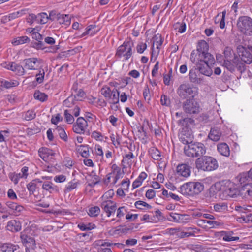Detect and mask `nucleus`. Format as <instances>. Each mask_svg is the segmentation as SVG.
Wrapping results in <instances>:
<instances>
[{"label":"nucleus","mask_w":252,"mask_h":252,"mask_svg":"<svg viewBox=\"0 0 252 252\" xmlns=\"http://www.w3.org/2000/svg\"><path fill=\"white\" fill-rule=\"evenodd\" d=\"M209 45L205 40L200 41L196 50H193L190 54V61L194 64L200 73L207 76L213 74L212 66L215 60L213 56L208 52Z\"/></svg>","instance_id":"1"},{"label":"nucleus","mask_w":252,"mask_h":252,"mask_svg":"<svg viewBox=\"0 0 252 252\" xmlns=\"http://www.w3.org/2000/svg\"><path fill=\"white\" fill-rule=\"evenodd\" d=\"M217 186L225 197H236L241 192L237 186L229 180L222 181L217 183Z\"/></svg>","instance_id":"2"},{"label":"nucleus","mask_w":252,"mask_h":252,"mask_svg":"<svg viewBox=\"0 0 252 252\" xmlns=\"http://www.w3.org/2000/svg\"><path fill=\"white\" fill-rule=\"evenodd\" d=\"M206 149L204 145L200 142L190 143L185 146L184 152L189 157H199L203 156L206 153Z\"/></svg>","instance_id":"3"},{"label":"nucleus","mask_w":252,"mask_h":252,"mask_svg":"<svg viewBox=\"0 0 252 252\" xmlns=\"http://www.w3.org/2000/svg\"><path fill=\"white\" fill-rule=\"evenodd\" d=\"M204 189V185L198 182H189L180 187L181 193L186 196L197 195Z\"/></svg>","instance_id":"4"},{"label":"nucleus","mask_w":252,"mask_h":252,"mask_svg":"<svg viewBox=\"0 0 252 252\" xmlns=\"http://www.w3.org/2000/svg\"><path fill=\"white\" fill-rule=\"evenodd\" d=\"M177 93L182 99H192L198 94V89L189 84H182L178 87Z\"/></svg>","instance_id":"5"},{"label":"nucleus","mask_w":252,"mask_h":252,"mask_svg":"<svg viewBox=\"0 0 252 252\" xmlns=\"http://www.w3.org/2000/svg\"><path fill=\"white\" fill-rule=\"evenodd\" d=\"M133 43L129 39L125 41L123 44L118 47L115 54L116 57L119 58H123L126 61L128 60L132 56Z\"/></svg>","instance_id":"6"},{"label":"nucleus","mask_w":252,"mask_h":252,"mask_svg":"<svg viewBox=\"0 0 252 252\" xmlns=\"http://www.w3.org/2000/svg\"><path fill=\"white\" fill-rule=\"evenodd\" d=\"M237 26L240 31L247 35H252V19L247 16L238 18Z\"/></svg>","instance_id":"7"},{"label":"nucleus","mask_w":252,"mask_h":252,"mask_svg":"<svg viewBox=\"0 0 252 252\" xmlns=\"http://www.w3.org/2000/svg\"><path fill=\"white\" fill-rule=\"evenodd\" d=\"M31 230L25 229L20 233V239L22 243L27 248L34 249L35 241L31 233Z\"/></svg>","instance_id":"8"},{"label":"nucleus","mask_w":252,"mask_h":252,"mask_svg":"<svg viewBox=\"0 0 252 252\" xmlns=\"http://www.w3.org/2000/svg\"><path fill=\"white\" fill-rule=\"evenodd\" d=\"M183 109L185 113L193 114L200 112V107L198 102L192 99H186L183 103Z\"/></svg>","instance_id":"9"},{"label":"nucleus","mask_w":252,"mask_h":252,"mask_svg":"<svg viewBox=\"0 0 252 252\" xmlns=\"http://www.w3.org/2000/svg\"><path fill=\"white\" fill-rule=\"evenodd\" d=\"M100 207L108 217L114 215L117 209L116 203L111 200H107L101 203Z\"/></svg>","instance_id":"10"},{"label":"nucleus","mask_w":252,"mask_h":252,"mask_svg":"<svg viewBox=\"0 0 252 252\" xmlns=\"http://www.w3.org/2000/svg\"><path fill=\"white\" fill-rule=\"evenodd\" d=\"M88 126V122L83 117L77 118L76 123L73 125V130L78 134H83Z\"/></svg>","instance_id":"11"},{"label":"nucleus","mask_w":252,"mask_h":252,"mask_svg":"<svg viewBox=\"0 0 252 252\" xmlns=\"http://www.w3.org/2000/svg\"><path fill=\"white\" fill-rule=\"evenodd\" d=\"M177 174L185 178H187L190 175L191 167L186 163L179 164L176 167Z\"/></svg>","instance_id":"12"},{"label":"nucleus","mask_w":252,"mask_h":252,"mask_svg":"<svg viewBox=\"0 0 252 252\" xmlns=\"http://www.w3.org/2000/svg\"><path fill=\"white\" fill-rule=\"evenodd\" d=\"M239 56L241 60L247 64H250L252 62V55L250 51L243 46L239 47Z\"/></svg>","instance_id":"13"},{"label":"nucleus","mask_w":252,"mask_h":252,"mask_svg":"<svg viewBox=\"0 0 252 252\" xmlns=\"http://www.w3.org/2000/svg\"><path fill=\"white\" fill-rule=\"evenodd\" d=\"M189 216L186 214H180L176 213L170 214L168 220L170 221L178 223H186L188 221Z\"/></svg>","instance_id":"14"},{"label":"nucleus","mask_w":252,"mask_h":252,"mask_svg":"<svg viewBox=\"0 0 252 252\" xmlns=\"http://www.w3.org/2000/svg\"><path fill=\"white\" fill-rule=\"evenodd\" d=\"M153 43L152 46V54L155 53L158 54L160 47L163 43V39L161 35L159 34H156L153 38Z\"/></svg>","instance_id":"15"},{"label":"nucleus","mask_w":252,"mask_h":252,"mask_svg":"<svg viewBox=\"0 0 252 252\" xmlns=\"http://www.w3.org/2000/svg\"><path fill=\"white\" fill-rule=\"evenodd\" d=\"M198 69L194 67L189 70V77L190 81L194 84H200L203 82V78L198 76Z\"/></svg>","instance_id":"16"},{"label":"nucleus","mask_w":252,"mask_h":252,"mask_svg":"<svg viewBox=\"0 0 252 252\" xmlns=\"http://www.w3.org/2000/svg\"><path fill=\"white\" fill-rule=\"evenodd\" d=\"M99 31V28H97V26L95 24L90 25L86 28V31L80 35H76L75 34L76 37L77 38H81L87 35H89L91 36L96 34Z\"/></svg>","instance_id":"17"},{"label":"nucleus","mask_w":252,"mask_h":252,"mask_svg":"<svg viewBox=\"0 0 252 252\" xmlns=\"http://www.w3.org/2000/svg\"><path fill=\"white\" fill-rule=\"evenodd\" d=\"M6 205L11 210L12 214L15 216L19 215L24 210L23 206L11 201L7 202Z\"/></svg>","instance_id":"18"},{"label":"nucleus","mask_w":252,"mask_h":252,"mask_svg":"<svg viewBox=\"0 0 252 252\" xmlns=\"http://www.w3.org/2000/svg\"><path fill=\"white\" fill-rule=\"evenodd\" d=\"M39 155L40 158L46 161L51 157L52 158L55 154V152L51 149L46 147H41L38 150Z\"/></svg>","instance_id":"19"},{"label":"nucleus","mask_w":252,"mask_h":252,"mask_svg":"<svg viewBox=\"0 0 252 252\" xmlns=\"http://www.w3.org/2000/svg\"><path fill=\"white\" fill-rule=\"evenodd\" d=\"M237 179L241 184L249 183V182L252 181V168L248 172H244L240 173L237 176Z\"/></svg>","instance_id":"20"},{"label":"nucleus","mask_w":252,"mask_h":252,"mask_svg":"<svg viewBox=\"0 0 252 252\" xmlns=\"http://www.w3.org/2000/svg\"><path fill=\"white\" fill-rule=\"evenodd\" d=\"M24 67L29 70H35L37 67V64L40 62L36 58H31L24 60Z\"/></svg>","instance_id":"21"},{"label":"nucleus","mask_w":252,"mask_h":252,"mask_svg":"<svg viewBox=\"0 0 252 252\" xmlns=\"http://www.w3.org/2000/svg\"><path fill=\"white\" fill-rule=\"evenodd\" d=\"M6 228L11 232H18L21 229V224L19 221L11 220L8 222Z\"/></svg>","instance_id":"22"},{"label":"nucleus","mask_w":252,"mask_h":252,"mask_svg":"<svg viewBox=\"0 0 252 252\" xmlns=\"http://www.w3.org/2000/svg\"><path fill=\"white\" fill-rule=\"evenodd\" d=\"M55 18L56 19L58 23L60 24H64L66 26L70 25L71 19L68 15L61 14L59 13L56 15L55 14Z\"/></svg>","instance_id":"23"},{"label":"nucleus","mask_w":252,"mask_h":252,"mask_svg":"<svg viewBox=\"0 0 252 252\" xmlns=\"http://www.w3.org/2000/svg\"><path fill=\"white\" fill-rule=\"evenodd\" d=\"M208 156L198 158L195 161V167L198 170L206 171Z\"/></svg>","instance_id":"24"},{"label":"nucleus","mask_w":252,"mask_h":252,"mask_svg":"<svg viewBox=\"0 0 252 252\" xmlns=\"http://www.w3.org/2000/svg\"><path fill=\"white\" fill-rule=\"evenodd\" d=\"M206 171H210L216 169L218 167V163L216 159L210 156H208Z\"/></svg>","instance_id":"25"},{"label":"nucleus","mask_w":252,"mask_h":252,"mask_svg":"<svg viewBox=\"0 0 252 252\" xmlns=\"http://www.w3.org/2000/svg\"><path fill=\"white\" fill-rule=\"evenodd\" d=\"M217 150L219 153L225 157L230 155V149L228 145L225 143H219L217 145Z\"/></svg>","instance_id":"26"},{"label":"nucleus","mask_w":252,"mask_h":252,"mask_svg":"<svg viewBox=\"0 0 252 252\" xmlns=\"http://www.w3.org/2000/svg\"><path fill=\"white\" fill-rule=\"evenodd\" d=\"M213 209L215 212L225 213L228 211L227 203L224 202L215 203L214 204Z\"/></svg>","instance_id":"27"},{"label":"nucleus","mask_w":252,"mask_h":252,"mask_svg":"<svg viewBox=\"0 0 252 252\" xmlns=\"http://www.w3.org/2000/svg\"><path fill=\"white\" fill-rule=\"evenodd\" d=\"M119 92L116 88H114L112 90L110 97L108 98L109 103L112 104H116L119 102L120 94Z\"/></svg>","instance_id":"28"},{"label":"nucleus","mask_w":252,"mask_h":252,"mask_svg":"<svg viewBox=\"0 0 252 252\" xmlns=\"http://www.w3.org/2000/svg\"><path fill=\"white\" fill-rule=\"evenodd\" d=\"M17 245L11 243H4L0 245V252H14L17 248Z\"/></svg>","instance_id":"29"},{"label":"nucleus","mask_w":252,"mask_h":252,"mask_svg":"<svg viewBox=\"0 0 252 252\" xmlns=\"http://www.w3.org/2000/svg\"><path fill=\"white\" fill-rule=\"evenodd\" d=\"M221 135V133L219 129L213 128L211 129L208 137L212 141H218L220 140Z\"/></svg>","instance_id":"30"},{"label":"nucleus","mask_w":252,"mask_h":252,"mask_svg":"<svg viewBox=\"0 0 252 252\" xmlns=\"http://www.w3.org/2000/svg\"><path fill=\"white\" fill-rule=\"evenodd\" d=\"M42 183L39 179L33 180L32 181L28 183L27 185L28 190L29 191L30 194H33L37 188V184Z\"/></svg>","instance_id":"31"},{"label":"nucleus","mask_w":252,"mask_h":252,"mask_svg":"<svg viewBox=\"0 0 252 252\" xmlns=\"http://www.w3.org/2000/svg\"><path fill=\"white\" fill-rule=\"evenodd\" d=\"M147 177V175L145 172H141L138 178L133 182V188L135 189L141 186L143 181Z\"/></svg>","instance_id":"32"},{"label":"nucleus","mask_w":252,"mask_h":252,"mask_svg":"<svg viewBox=\"0 0 252 252\" xmlns=\"http://www.w3.org/2000/svg\"><path fill=\"white\" fill-rule=\"evenodd\" d=\"M241 192L242 194H244L245 196L247 194L248 196L252 197V183L243 185Z\"/></svg>","instance_id":"33"},{"label":"nucleus","mask_w":252,"mask_h":252,"mask_svg":"<svg viewBox=\"0 0 252 252\" xmlns=\"http://www.w3.org/2000/svg\"><path fill=\"white\" fill-rule=\"evenodd\" d=\"M30 41L29 38L26 36H19L14 38L12 41V44L14 46H17L29 42Z\"/></svg>","instance_id":"34"},{"label":"nucleus","mask_w":252,"mask_h":252,"mask_svg":"<svg viewBox=\"0 0 252 252\" xmlns=\"http://www.w3.org/2000/svg\"><path fill=\"white\" fill-rule=\"evenodd\" d=\"M149 154L154 160H159L161 158L160 151L156 147H153L149 149Z\"/></svg>","instance_id":"35"},{"label":"nucleus","mask_w":252,"mask_h":252,"mask_svg":"<svg viewBox=\"0 0 252 252\" xmlns=\"http://www.w3.org/2000/svg\"><path fill=\"white\" fill-rule=\"evenodd\" d=\"M78 152L84 158H88L89 156V148L88 145H80L77 147Z\"/></svg>","instance_id":"36"},{"label":"nucleus","mask_w":252,"mask_h":252,"mask_svg":"<svg viewBox=\"0 0 252 252\" xmlns=\"http://www.w3.org/2000/svg\"><path fill=\"white\" fill-rule=\"evenodd\" d=\"M56 186L52 182L48 181L44 182L42 185V189L50 193L55 192L56 190Z\"/></svg>","instance_id":"37"},{"label":"nucleus","mask_w":252,"mask_h":252,"mask_svg":"<svg viewBox=\"0 0 252 252\" xmlns=\"http://www.w3.org/2000/svg\"><path fill=\"white\" fill-rule=\"evenodd\" d=\"M78 184L79 182L78 180L75 179H73L72 181L68 182L66 185L64 189V192L66 193L71 191L73 189H76Z\"/></svg>","instance_id":"38"},{"label":"nucleus","mask_w":252,"mask_h":252,"mask_svg":"<svg viewBox=\"0 0 252 252\" xmlns=\"http://www.w3.org/2000/svg\"><path fill=\"white\" fill-rule=\"evenodd\" d=\"M55 133L59 134L60 137L64 141H67L68 139L67 135L64 129L60 126H57L56 128L54 130Z\"/></svg>","instance_id":"39"},{"label":"nucleus","mask_w":252,"mask_h":252,"mask_svg":"<svg viewBox=\"0 0 252 252\" xmlns=\"http://www.w3.org/2000/svg\"><path fill=\"white\" fill-rule=\"evenodd\" d=\"M236 60L235 59L233 61H225L224 63V66L230 72H233L236 68Z\"/></svg>","instance_id":"40"},{"label":"nucleus","mask_w":252,"mask_h":252,"mask_svg":"<svg viewBox=\"0 0 252 252\" xmlns=\"http://www.w3.org/2000/svg\"><path fill=\"white\" fill-rule=\"evenodd\" d=\"M33 96L35 99L41 102H44L46 101L48 98V95L46 94L39 91H35Z\"/></svg>","instance_id":"41"},{"label":"nucleus","mask_w":252,"mask_h":252,"mask_svg":"<svg viewBox=\"0 0 252 252\" xmlns=\"http://www.w3.org/2000/svg\"><path fill=\"white\" fill-rule=\"evenodd\" d=\"M78 227L82 231L91 230L96 227L94 224L91 223H88L87 224H84L83 223H80L78 224Z\"/></svg>","instance_id":"42"},{"label":"nucleus","mask_w":252,"mask_h":252,"mask_svg":"<svg viewBox=\"0 0 252 252\" xmlns=\"http://www.w3.org/2000/svg\"><path fill=\"white\" fill-rule=\"evenodd\" d=\"M137 132L138 133L137 134V135L138 136L139 140L142 142H145L147 138V135L143 126L140 127L138 128Z\"/></svg>","instance_id":"43"},{"label":"nucleus","mask_w":252,"mask_h":252,"mask_svg":"<svg viewBox=\"0 0 252 252\" xmlns=\"http://www.w3.org/2000/svg\"><path fill=\"white\" fill-rule=\"evenodd\" d=\"M2 86L6 88H10L16 87L19 85L18 81L14 80L9 81L4 80L1 82Z\"/></svg>","instance_id":"44"},{"label":"nucleus","mask_w":252,"mask_h":252,"mask_svg":"<svg viewBox=\"0 0 252 252\" xmlns=\"http://www.w3.org/2000/svg\"><path fill=\"white\" fill-rule=\"evenodd\" d=\"M37 23L44 24L48 20V16L46 13H41L37 15Z\"/></svg>","instance_id":"45"},{"label":"nucleus","mask_w":252,"mask_h":252,"mask_svg":"<svg viewBox=\"0 0 252 252\" xmlns=\"http://www.w3.org/2000/svg\"><path fill=\"white\" fill-rule=\"evenodd\" d=\"M174 29L181 33L184 32L186 30V25L184 22H177L174 25Z\"/></svg>","instance_id":"46"},{"label":"nucleus","mask_w":252,"mask_h":252,"mask_svg":"<svg viewBox=\"0 0 252 252\" xmlns=\"http://www.w3.org/2000/svg\"><path fill=\"white\" fill-rule=\"evenodd\" d=\"M100 212V210L98 206H94L89 209L88 215L93 217L97 216Z\"/></svg>","instance_id":"47"},{"label":"nucleus","mask_w":252,"mask_h":252,"mask_svg":"<svg viewBox=\"0 0 252 252\" xmlns=\"http://www.w3.org/2000/svg\"><path fill=\"white\" fill-rule=\"evenodd\" d=\"M134 205L135 207L138 209H143V207H146L147 209H151L152 208L151 206L146 202L139 200L135 202Z\"/></svg>","instance_id":"48"},{"label":"nucleus","mask_w":252,"mask_h":252,"mask_svg":"<svg viewBox=\"0 0 252 252\" xmlns=\"http://www.w3.org/2000/svg\"><path fill=\"white\" fill-rule=\"evenodd\" d=\"M134 158V155L132 153L129 152L128 154H126L123 158L122 163L130 165L132 163L131 159Z\"/></svg>","instance_id":"49"},{"label":"nucleus","mask_w":252,"mask_h":252,"mask_svg":"<svg viewBox=\"0 0 252 252\" xmlns=\"http://www.w3.org/2000/svg\"><path fill=\"white\" fill-rule=\"evenodd\" d=\"M36 117V113L33 110L27 111L24 115V119L26 121H30L34 119Z\"/></svg>","instance_id":"50"},{"label":"nucleus","mask_w":252,"mask_h":252,"mask_svg":"<svg viewBox=\"0 0 252 252\" xmlns=\"http://www.w3.org/2000/svg\"><path fill=\"white\" fill-rule=\"evenodd\" d=\"M112 90L110 87L107 86H104L102 87L100 90V93L104 97L107 99L110 97V94L112 92Z\"/></svg>","instance_id":"51"},{"label":"nucleus","mask_w":252,"mask_h":252,"mask_svg":"<svg viewBox=\"0 0 252 252\" xmlns=\"http://www.w3.org/2000/svg\"><path fill=\"white\" fill-rule=\"evenodd\" d=\"M65 121L69 124H72L74 122V118L72 115L68 112V110H65L64 112Z\"/></svg>","instance_id":"52"},{"label":"nucleus","mask_w":252,"mask_h":252,"mask_svg":"<svg viewBox=\"0 0 252 252\" xmlns=\"http://www.w3.org/2000/svg\"><path fill=\"white\" fill-rule=\"evenodd\" d=\"M74 97L77 100H81V98H83L85 94L84 92L81 89L77 90V89L74 90Z\"/></svg>","instance_id":"53"},{"label":"nucleus","mask_w":252,"mask_h":252,"mask_svg":"<svg viewBox=\"0 0 252 252\" xmlns=\"http://www.w3.org/2000/svg\"><path fill=\"white\" fill-rule=\"evenodd\" d=\"M236 68L241 73L245 72L246 70V66L245 64L242 62L239 61L238 59L236 60Z\"/></svg>","instance_id":"54"},{"label":"nucleus","mask_w":252,"mask_h":252,"mask_svg":"<svg viewBox=\"0 0 252 252\" xmlns=\"http://www.w3.org/2000/svg\"><path fill=\"white\" fill-rule=\"evenodd\" d=\"M206 223L210 226V228H216L222 224L221 222L213 220H207Z\"/></svg>","instance_id":"55"},{"label":"nucleus","mask_w":252,"mask_h":252,"mask_svg":"<svg viewBox=\"0 0 252 252\" xmlns=\"http://www.w3.org/2000/svg\"><path fill=\"white\" fill-rule=\"evenodd\" d=\"M160 103L162 105L169 106L171 104V101L167 95L163 94L161 96Z\"/></svg>","instance_id":"56"},{"label":"nucleus","mask_w":252,"mask_h":252,"mask_svg":"<svg viewBox=\"0 0 252 252\" xmlns=\"http://www.w3.org/2000/svg\"><path fill=\"white\" fill-rule=\"evenodd\" d=\"M224 235L223 236V240L225 241L230 242L234 241L239 240V238L238 237H233L230 234L224 232Z\"/></svg>","instance_id":"57"},{"label":"nucleus","mask_w":252,"mask_h":252,"mask_svg":"<svg viewBox=\"0 0 252 252\" xmlns=\"http://www.w3.org/2000/svg\"><path fill=\"white\" fill-rule=\"evenodd\" d=\"M147 46L145 43L139 42L136 47V50L138 53L142 54L147 49Z\"/></svg>","instance_id":"58"},{"label":"nucleus","mask_w":252,"mask_h":252,"mask_svg":"<svg viewBox=\"0 0 252 252\" xmlns=\"http://www.w3.org/2000/svg\"><path fill=\"white\" fill-rule=\"evenodd\" d=\"M45 72L43 69H40L39 73L36 75V80L39 83L43 82L44 78Z\"/></svg>","instance_id":"59"},{"label":"nucleus","mask_w":252,"mask_h":252,"mask_svg":"<svg viewBox=\"0 0 252 252\" xmlns=\"http://www.w3.org/2000/svg\"><path fill=\"white\" fill-rule=\"evenodd\" d=\"M126 211V209L124 206L119 207L117 210V217L121 219L124 217Z\"/></svg>","instance_id":"60"},{"label":"nucleus","mask_w":252,"mask_h":252,"mask_svg":"<svg viewBox=\"0 0 252 252\" xmlns=\"http://www.w3.org/2000/svg\"><path fill=\"white\" fill-rule=\"evenodd\" d=\"M13 71L19 75H23L25 74L24 68L19 64H18L16 67L15 66Z\"/></svg>","instance_id":"61"},{"label":"nucleus","mask_w":252,"mask_h":252,"mask_svg":"<svg viewBox=\"0 0 252 252\" xmlns=\"http://www.w3.org/2000/svg\"><path fill=\"white\" fill-rule=\"evenodd\" d=\"M37 15L34 14H30L27 18V21L30 24H32L34 22L37 23Z\"/></svg>","instance_id":"62"},{"label":"nucleus","mask_w":252,"mask_h":252,"mask_svg":"<svg viewBox=\"0 0 252 252\" xmlns=\"http://www.w3.org/2000/svg\"><path fill=\"white\" fill-rule=\"evenodd\" d=\"M32 47L37 50H43L45 48L44 47V43L43 42H42V41H39L36 42H34L32 43Z\"/></svg>","instance_id":"63"},{"label":"nucleus","mask_w":252,"mask_h":252,"mask_svg":"<svg viewBox=\"0 0 252 252\" xmlns=\"http://www.w3.org/2000/svg\"><path fill=\"white\" fill-rule=\"evenodd\" d=\"M143 95L146 101H149L150 100L151 96L149 88L147 86L144 89Z\"/></svg>","instance_id":"64"}]
</instances>
